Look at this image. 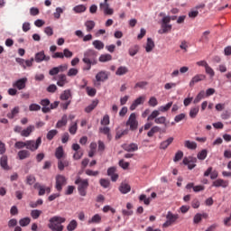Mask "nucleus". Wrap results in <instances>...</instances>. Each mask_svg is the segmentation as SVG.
I'll return each instance as SVG.
<instances>
[{"label":"nucleus","mask_w":231,"mask_h":231,"mask_svg":"<svg viewBox=\"0 0 231 231\" xmlns=\"http://www.w3.org/2000/svg\"><path fill=\"white\" fill-rule=\"evenodd\" d=\"M97 53L93 49H88L84 52V56L82 61L85 66L83 67L84 71H89L91 69V66H97L98 64V60H97Z\"/></svg>","instance_id":"nucleus-1"},{"label":"nucleus","mask_w":231,"mask_h":231,"mask_svg":"<svg viewBox=\"0 0 231 231\" xmlns=\"http://www.w3.org/2000/svg\"><path fill=\"white\" fill-rule=\"evenodd\" d=\"M62 223H66V218L54 216L50 218L48 226L51 231H63L64 226H62Z\"/></svg>","instance_id":"nucleus-2"},{"label":"nucleus","mask_w":231,"mask_h":231,"mask_svg":"<svg viewBox=\"0 0 231 231\" xmlns=\"http://www.w3.org/2000/svg\"><path fill=\"white\" fill-rule=\"evenodd\" d=\"M75 184L78 185V191L81 196H86L88 194V187H89V180L88 179H81L79 177L75 180Z\"/></svg>","instance_id":"nucleus-3"},{"label":"nucleus","mask_w":231,"mask_h":231,"mask_svg":"<svg viewBox=\"0 0 231 231\" xmlns=\"http://www.w3.org/2000/svg\"><path fill=\"white\" fill-rule=\"evenodd\" d=\"M166 219V222L162 225L163 228H169V226H172V225H174V223L180 219V215L168 211Z\"/></svg>","instance_id":"nucleus-4"},{"label":"nucleus","mask_w":231,"mask_h":231,"mask_svg":"<svg viewBox=\"0 0 231 231\" xmlns=\"http://www.w3.org/2000/svg\"><path fill=\"white\" fill-rule=\"evenodd\" d=\"M41 143H42V137H38L35 140L26 141V149L32 151V152H35L39 147H41Z\"/></svg>","instance_id":"nucleus-5"},{"label":"nucleus","mask_w":231,"mask_h":231,"mask_svg":"<svg viewBox=\"0 0 231 231\" xmlns=\"http://www.w3.org/2000/svg\"><path fill=\"white\" fill-rule=\"evenodd\" d=\"M55 189L58 192H62V187H65L68 183V180L63 175H57L56 178Z\"/></svg>","instance_id":"nucleus-6"},{"label":"nucleus","mask_w":231,"mask_h":231,"mask_svg":"<svg viewBox=\"0 0 231 231\" xmlns=\"http://www.w3.org/2000/svg\"><path fill=\"white\" fill-rule=\"evenodd\" d=\"M126 125L130 126V131H136L138 129V120L136 119V114L132 113L126 121Z\"/></svg>","instance_id":"nucleus-7"},{"label":"nucleus","mask_w":231,"mask_h":231,"mask_svg":"<svg viewBox=\"0 0 231 231\" xmlns=\"http://www.w3.org/2000/svg\"><path fill=\"white\" fill-rule=\"evenodd\" d=\"M182 162L184 165H188L189 171H192L196 167V163H198V159L192 156L184 157Z\"/></svg>","instance_id":"nucleus-8"},{"label":"nucleus","mask_w":231,"mask_h":231,"mask_svg":"<svg viewBox=\"0 0 231 231\" xmlns=\"http://www.w3.org/2000/svg\"><path fill=\"white\" fill-rule=\"evenodd\" d=\"M50 56H46V54L44 53V51H40V52H37L36 54H35V57H34V60H35V62H37V63H41V62H42L43 60L45 61V62H48V61H50Z\"/></svg>","instance_id":"nucleus-9"},{"label":"nucleus","mask_w":231,"mask_h":231,"mask_svg":"<svg viewBox=\"0 0 231 231\" xmlns=\"http://www.w3.org/2000/svg\"><path fill=\"white\" fill-rule=\"evenodd\" d=\"M205 79H207V76H205V74L195 75L189 81V88H194V86L198 84V82H201L205 80Z\"/></svg>","instance_id":"nucleus-10"},{"label":"nucleus","mask_w":231,"mask_h":231,"mask_svg":"<svg viewBox=\"0 0 231 231\" xmlns=\"http://www.w3.org/2000/svg\"><path fill=\"white\" fill-rule=\"evenodd\" d=\"M26 82H28V79H20L13 84V88H16L19 90L24 89L26 88Z\"/></svg>","instance_id":"nucleus-11"},{"label":"nucleus","mask_w":231,"mask_h":231,"mask_svg":"<svg viewBox=\"0 0 231 231\" xmlns=\"http://www.w3.org/2000/svg\"><path fill=\"white\" fill-rule=\"evenodd\" d=\"M109 79V74L107 71L101 70L96 75V79L97 82H106Z\"/></svg>","instance_id":"nucleus-12"},{"label":"nucleus","mask_w":231,"mask_h":231,"mask_svg":"<svg viewBox=\"0 0 231 231\" xmlns=\"http://www.w3.org/2000/svg\"><path fill=\"white\" fill-rule=\"evenodd\" d=\"M143 102H145V97L141 96L139 97H137L133 104L130 106V111H134V109H136L137 106H142V104H143Z\"/></svg>","instance_id":"nucleus-13"},{"label":"nucleus","mask_w":231,"mask_h":231,"mask_svg":"<svg viewBox=\"0 0 231 231\" xmlns=\"http://www.w3.org/2000/svg\"><path fill=\"white\" fill-rule=\"evenodd\" d=\"M212 187H222L223 189H226V187H228V180L217 179L213 181Z\"/></svg>","instance_id":"nucleus-14"},{"label":"nucleus","mask_w":231,"mask_h":231,"mask_svg":"<svg viewBox=\"0 0 231 231\" xmlns=\"http://www.w3.org/2000/svg\"><path fill=\"white\" fill-rule=\"evenodd\" d=\"M100 9L103 10L105 15H113L114 10L109 7L108 3L100 4Z\"/></svg>","instance_id":"nucleus-15"},{"label":"nucleus","mask_w":231,"mask_h":231,"mask_svg":"<svg viewBox=\"0 0 231 231\" xmlns=\"http://www.w3.org/2000/svg\"><path fill=\"white\" fill-rule=\"evenodd\" d=\"M66 84H68V78L65 76V74H59L57 86H59L60 88H64Z\"/></svg>","instance_id":"nucleus-16"},{"label":"nucleus","mask_w":231,"mask_h":231,"mask_svg":"<svg viewBox=\"0 0 231 231\" xmlns=\"http://www.w3.org/2000/svg\"><path fill=\"white\" fill-rule=\"evenodd\" d=\"M34 131H35V126L33 125H30L25 129L22 130L21 136H23L24 138H28V136H30V134H32V133H33Z\"/></svg>","instance_id":"nucleus-17"},{"label":"nucleus","mask_w":231,"mask_h":231,"mask_svg":"<svg viewBox=\"0 0 231 231\" xmlns=\"http://www.w3.org/2000/svg\"><path fill=\"white\" fill-rule=\"evenodd\" d=\"M0 165L4 171H10V166H8V156L3 155L0 158Z\"/></svg>","instance_id":"nucleus-18"},{"label":"nucleus","mask_w":231,"mask_h":231,"mask_svg":"<svg viewBox=\"0 0 231 231\" xmlns=\"http://www.w3.org/2000/svg\"><path fill=\"white\" fill-rule=\"evenodd\" d=\"M102 223V217L98 214L94 215L90 219H88V225H98Z\"/></svg>","instance_id":"nucleus-19"},{"label":"nucleus","mask_w":231,"mask_h":231,"mask_svg":"<svg viewBox=\"0 0 231 231\" xmlns=\"http://www.w3.org/2000/svg\"><path fill=\"white\" fill-rule=\"evenodd\" d=\"M123 149L126 151V152H134V151H138V144L132 143L130 144L123 145Z\"/></svg>","instance_id":"nucleus-20"},{"label":"nucleus","mask_w":231,"mask_h":231,"mask_svg":"<svg viewBox=\"0 0 231 231\" xmlns=\"http://www.w3.org/2000/svg\"><path fill=\"white\" fill-rule=\"evenodd\" d=\"M116 172V168L115 167H110L107 170V176L111 177L112 181H116L118 180V174Z\"/></svg>","instance_id":"nucleus-21"},{"label":"nucleus","mask_w":231,"mask_h":231,"mask_svg":"<svg viewBox=\"0 0 231 231\" xmlns=\"http://www.w3.org/2000/svg\"><path fill=\"white\" fill-rule=\"evenodd\" d=\"M184 147H186V149H189L190 151H196V149H198V143L196 142L186 140L184 142Z\"/></svg>","instance_id":"nucleus-22"},{"label":"nucleus","mask_w":231,"mask_h":231,"mask_svg":"<svg viewBox=\"0 0 231 231\" xmlns=\"http://www.w3.org/2000/svg\"><path fill=\"white\" fill-rule=\"evenodd\" d=\"M41 106H42V113H50V99H42L41 101Z\"/></svg>","instance_id":"nucleus-23"},{"label":"nucleus","mask_w":231,"mask_h":231,"mask_svg":"<svg viewBox=\"0 0 231 231\" xmlns=\"http://www.w3.org/2000/svg\"><path fill=\"white\" fill-rule=\"evenodd\" d=\"M65 125H68V116L63 115L61 119L57 122L56 128L60 129V127H65Z\"/></svg>","instance_id":"nucleus-24"},{"label":"nucleus","mask_w":231,"mask_h":231,"mask_svg":"<svg viewBox=\"0 0 231 231\" xmlns=\"http://www.w3.org/2000/svg\"><path fill=\"white\" fill-rule=\"evenodd\" d=\"M172 30V25L169 23H162V29L159 30L158 33L162 35L163 33H168Z\"/></svg>","instance_id":"nucleus-25"},{"label":"nucleus","mask_w":231,"mask_h":231,"mask_svg":"<svg viewBox=\"0 0 231 231\" xmlns=\"http://www.w3.org/2000/svg\"><path fill=\"white\" fill-rule=\"evenodd\" d=\"M152 50H154V42L152 41V39L148 38L147 39V43L145 46V51L147 53H151V51H152Z\"/></svg>","instance_id":"nucleus-26"},{"label":"nucleus","mask_w":231,"mask_h":231,"mask_svg":"<svg viewBox=\"0 0 231 231\" xmlns=\"http://www.w3.org/2000/svg\"><path fill=\"white\" fill-rule=\"evenodd\" d=\"M127 73H129V69L125 66L119 67L116 71V75L118 77H122V75H127Z\"/></svg>","instance_id":"nucleus-27"},{"label":"nucleus","mask_w":231,"mask_h":231,"mask_svg":"<svg viewBox=\"0 0 231 231\" xmlns=\"http://www.w3.org/2000/svg\"><path fill=\"white\" fill-rule=\"evenodd\" d=\"M17 156L19 160H26V158H30V151L21 150L20 152H18Z\"/></svg>","instance_id":"nucleus-28"},{"label":"nucleus","mask_w":231,"mask_h":231,"mask_svg":"<svg viewBox=\"0 0 231 231\" xmlns=\"http://www.w3.org/2000/svg\"><path fill=\"white\" fill-rule=\"evenodd\" d=\"M119 190L121 194H127L128 192H131V186L127 183H122L119 187Z\"/></svg>","instance_id":"nucleus-29"},{"label":"nucleus","mask_w":231,"mask_h":231,"mask_svg":"<svg viewBox=\"0 0 231 231\" xmlns=\"http://www.w3.org/2000/svg\"><path fill=\"white\" fill-rule=\"evenodd\" d=\"M172 142H174L173 137L168 138L166 141H163L161 143L160 149H162L163 151H165V149H167V147H169V145H171V143H172Z\"/></svg>","instance_id":"nucleus-30"},{"label":"nucleus","mask_w":231,"mask_h":231,"mask_svg":"<svg viewBox=\"0 0 231 231\" xmlns=\"http://www.w3.org/2000/svg\"><path fill=\"white\" fill-rule=\"evenodd\" d=\"M79 226V222L77 220L72 219L67 226L68 231H75L77 230V227Z\"/></svg>","instance_id":"nucleus-31"},{"label":"nucleus","mask_w":231,"mask_h":231,"mask_svg":"<svg viewBox=\"0 0 231 231\" xmlns=\"http://www.w3.org/2000/svg\"><path fill=\"white\" fill-rule=\"evenodd\" d=\"M138 51H140V46H138V45H133L128 50V53H129L130 57H134V55H136V53H138Z\"/></svg>","instance_id":"nucleus-32"},{"label":"nucleus","mask_w":231,"mask_h":231,"mask_svg":"<svg viewBox=\"0 0 231 231\" xmlns=\"http://www.w3.org/2000/svg\"><path fill=\"white\" fill-rule=\"evenodd\" d=\"M99 133H102V134H106L107 136L108 140H111V129L107 126L100 127Z\"/></svg>","instance_id":"nucleus-33"},{"label":"nucleus","mask_w":231,"mask_h":231,"mask_svg":"<svg viewBox=\"0 0 231 231\" xmlns=\"http://www.w3.org/2000/svg\"><path fill=\"white\" fill-rule=\"evenodd\" d=\"M34 189H37L39 190V196H44L46 194V187L41 185L40 183H35Z\"/></svg>","instance_id":"nucleus-34"},{"label":"nucleus","mask_w":231,"mask_h":231,"mask_svg":"<svg viewBox=\"0 0 231 231\" xmlns=\"http://www.w3.org/2000/svg\"><path fill=\"white\" fill-rule=\"evenodd\" d=\"M55 156L58 160H62V158H64V148H62V146H59L56 149Z\"/></svg>","instance_id":"nucleus-35"},{"label":"nucleus","mask_w":231,"mask_h":231,"mask_svg":"<svg viewBox=\"0 0 231 231\" xmlns=\"http://www.w3.org/2000/svg\"><path fill=\"white\" fill-rule=\"evenodd\" d=\"M92 46H94L96 50L100 51V50H104L105 44L102 41L96 40L92 42Z\"/></svg>","instance_id":"nucleus-36"},{"label":"nucleus","mask_w":231,"mask_h":231,"mask_svg":"<svg viewBox=\"0 0 231 231\" xmlns=\"http://www.w3.org/2000/svg\"><path fill=\"white\" fill-rule=\"evenodd\" d=\"M160 131H162V129L159 126H153L147 133V136H149V138H152L154 134H156V133H160Z\"/></svg>","instance_id":"nucleus-37"},{"label":"nucleus","mask_w":231,"mask_h":231,"mask_svg":"<svg viewBox=\"0 0 231 231\" xmlns=\"http://www.w3.org/2000/svg\"><path fill=\"white\" fill-rule=\"evenodd\" d=\"M78 129H79V125L77 121L73 122L70 124V126L69 128V133H70V134H77Z\"/></svg>","instance_id":"nucleus-38"},{"label":"nucleus","mask_w":231,"mask_h":231,"mask_svg":"<svg viewBox=\"0 0 231 231\" xmlns=\"http://www.w3.org/2000/svg\"><path fill=\"white\" fill-rule=\"evenodd\" d=\"M98 106V100H94L92 103L85 108L86 113H91L95 107Z\"/></svg>","instance_id":"nucleus-39"},{"label":"nucleus","mask_w":231,"mask_h":231,"mask_svg":"<svg viewBox=\"0 0 231 231\" xmlns=\"http://www.w3.org/2000/svg\"><path fill=\"white\" fill-rule=\"evenodd\" d=\"M208 155V151H207L206 149L200 151L198 152L197 154V158L198 160H206L207 156Z\"/></svg>","instance_id":"nucleus-40"},{"label":"nucleus","mask_w":231,"mask_h":231,"mask_svg":"<svg viewBox=\"0 0 231 231\" xmlns=\"http://www.w3.org/2000/svg\"><path fill=\"white\" fill-rule=\"evenodd\" d=\"M113 60V56L111 54H102L99 57V62H109V60Z\"/></svg>","instance_id":"nucleus-41"},{"label":"nucleus","mask_w":231,"mask_h":231,"mask_svg":"<svg viewBox=\"0 0 231 231\" xmlns=\"http://www.w3.org/2000/svg\"><path fill=\"white\" fill-rule=\"evenodd\" d=\"M57 134H59V131L51 130L47 133L46 138L47 140L51 141L53 138H55V136H57Z\"/></svg>","instance_id":"nucleus-42"},{"label":"nucleus","mask_w":231,"mask_h":231,"mask_svg":"<svg viewBox=\"0 0 231 231\" xmlns=\"http://www.w3.org/2000/svg\"><path fill=\"white\" fill-rule=\"evenodd\" d=\"M41 214H42V211L39 209H32L31 211V217L32 219H39V217H41Z\"/></svg>","instance_id":"nucleus-43"},{"label":"nucleus","mask_w":231,"mask_h":231,"mask_svg":"<svg viewBox=\"0 0 231 231\" xmlns=\"http://www.w3.org/2000/svg\"><path fill=\"white\" fill-rule=\"evenodd\" d=\"M19 115V106H15L11 113L7 114V118H10L11 120L15 118V116Z\"/></svg>","instance_id":"nucleus-44"},{"label":"nucleus","mask_w":231,"mask_h":231,"mask_svg":"<svg viewBox=\"0 0 231 231\" xmlns=\"http://www.w3.org/2000/svg\"><path fill=\"white\" fill-rule=\"evenodd\" d=\"M69 165V162L68 161H61V159H59L58 161V169L60 171H63L64 167H68Z\"/></svg>","instance_id":"nucleus-45"},{"label":"nucleus","mask_w":231,"mask_h":231,"mask_svg":"<svg viewBox=\"0 0 231 231\" xmlns=\"http://www.w3.org/2000/svg\"><path fill=\"white\" fill-rule=\"evenodd\" d=\"M198 113H199V106L192 107L189 110V116L191 118H196V116H198Z\"/></svg>","instance_id":"nucleus-46"},{"label":"nucleus","mask_w":231,"mask_h":231,"mask_svg":"<svg viewBox=\"0 0 231 231\" xmlns=\"http://www.w3.org/2000/svg\"><path fill=\"white\" fill-rule=\"evenodd\" d=\"M85 26L87 28V32H91L93 30V28H95V26H96L95 21H91V20L87 21L85 23Z\"/></svg>","instance_id":"nucleus-47"},{"label":"nucleus","mask_w":231,"mask_h":231,"mask_svg":"<svg viewBox=\"0 0 231 231\" xmlns=\"http://www.w3.org/2000/svg\"><path fill=\"white\" fill-rule=\"evenodd\" d=\"M71 98V91L70 90H65L60 95V100H69Z\"/></svg>","instance_id":"nucleus-48"},{"label":"nucleus","mask_w":231,"mask_h":231,"mask_svg":"<svg viewBox=\"0 0 231 231\" xmlns=\"http://www.w3.org/2000/svg\"><path fill=\"white\" fill-rule=\"evenodd\" d=\"M202 98H205V92L203 90L197 95V97L193 100V104H199Z\"/></svg>","instance_id":"nucleus-49"},{"label":"nucleus","mask_w":231,"mask_h":231,"mask_svg":"<svg viewBox=\"0 0 231 231\" xmlns=\"http://www.w3.org/2000/svg\"><path fill=\"white\" fill-rule=\"evenodd\" d=\"M171 107H172V102H169L165 106H161L159 107V111H161V113H167V111H169V109H171Z\"/></svg>","instance_id":"nucleus-50"},{"label":"nucleus","mask_w":231,"mask_h":231,"mask_svg":"<svg viewBox=\"0 0 231 231\" xmlns=\"http://www.w3.org/2000/svg\"><path fill=\"white\" fill-rule=\"evenodd\" d=\"M85 10H86V5H76L73 8V11L75 12V14H82L84 13Z\"/></svg>","instance_id":"nucleus-51"},{"label":"nucleus","mask_w":231,"mask_h":231,"mask_svg":"<svg viewBox=\"0 0 231 231\" xmlns=\"http://www.w3.org/2000/svg\"><path fill=\"white\" fill-rule=\"evenodd\" d=\"M32 219L30 217H23L22 219H20L19 221V225L20 226H28V225H30Z\"/></svg>","instance_id":"nucleus-52"},{"label":"nucleus","mask_w":231,"mask_h":231,"mask_svg":"<svg viewBox=\"0 0 231 231\" xmlns=\"http://www.w3.org/2000/svg\"><path fill=\"white\" fill-rule=\"evenodd\" d=\"M160 116V111L159 110H153L152 114L148 116L147 120H156V117Z\"/></svg>","instance_id":"nucleus-53"},{"label":"nucleus","mask_w":231,"mask_h":231,"mask_svg":"<svg viewBox=\"0 0 231 231\" xmlns=\"http://www.w3.org/2000/svg\"><path fill=\"white\" fill-rule=\"evenodd\" d=\"M148 104L151 107H156L158 106V99L155 97H150Z\"/></svg>","instance_id":"nucleus-54"},{"label":"nucleus","mask_w":231,"mask_h":231,"mask_svg":"<svg viewBox=\"0 0 231 231\" xmlns=\"http://www.w3.org/2000/svg\"><path fill=\"white\" fill-rule=\"evenodd\" d=\"M64 14V9L61 7H57L55 13L53 14L55 19H60V14Z\"/></svg>","instance_id":"nucleus-55"},{"label":"nucleus","mask_w":231,"mask_h":231,"mask_svg":"<svg viewBox=\"0 0 231 231\" xmlns=\"http://www.w3.org/2000/svg\"><path fill=\"white\" fill-rule=\"evenodd\" d=\"M210 35V31H206L203 32L200 42H208V36Z\"/></svg>","instance_id":"nucleus-56"},{"label":"nucleus","mask_w":231,"mask_h":231,"mask_svg":"<svg viewBox=\"0 0 231 231\" xmlns=\"http://www.w3.org/2000/svg\"><path fill=\"white\" fill-rule=\"evenodd\" d=\"M86 91H87V94L88 95V97H95L97 95V89H95L93 88L87 87Z\"/></svg>","instance_id":"nucleus-57"},{"label":"nucleus","mask_w":231,"mask_h":231,"mask_svg":"<svg viewBox=\"0 0 231 231\" xmlns=\"http://www.w3.org/2000/svg\"><path fill=\"white\" fill-rule=\"evenodd\" d=\"M139 200L140 201H143L144 205H151V199H147V196L146 195H140L139 197Z\"/></svg>","instance_id":"nucleus-58"},{"label":"nucleus","mask_w":231,"mask_h":231,"mask_svg":"<svg viewBox=\"0 0 231 231\" xmlns=\"http://www.w3.org/2000/svg\"><path fill=\"white\" fill-rule=\"evenodd\" d=\"M14 147L15 149H24V147L26 148V141L23 142V141H18L14 143Z\"/></svg>","instance_id":"nucleus-59"},{"label":"nucleus","mask_w":231,"mask_h":231,"mask_svg":"<svg viewBox=\"0 0 231 231\" xmlns=\"http://www.w3.org/2000/svg\"><path fill=\"white\" fill-rule=\"evenodd\" d=\"M205 71H206L207 75H209V77H211V79L216 75L214 69L209 67L208 65L205 69Z\"/></svg>","instance_id":"nucleus-60"},{"label":"nucleus","mask_w":231,"mask_h":231,"mask_svg":"<svg viewBox=\"0 0 231 231\" xmlns=\"http://www.w3.org/2000/svg\"><path fill=\"white\" fill-rule=\"evenodd\" d=\"M187 117V115L185 114H180V115H177L175 117H174V122H176V124H179V122H181V120H185V118Z\"/></svg>","instance_id":"nucleus-61"},{"label":"nucleus","mask_w":231,"mask_h":231,"mask_svg":"<svg viewBox=\"0 0 231 231\" xmlns=\"http://www.w3.org/2000/svg\"><path fill=\"white\" fill-rule=\"evenodd\" d=\"M36 180H35V176L33 175H29L26 178V183L27 185H33V183H35Z\"/></svg>","instance_id":"nucleus-62"},{"label":"nucleus","mask_w":231,"mask_h":231,"mask_svg":"<svg viewBox=\"0 0 231 231\" xmlns=\"http://www.w3.org/2000/svg\"><path fill=\"white\" fill-rule=\"evenodd\" d=\"M181 158H183V152L181 151H178L175 154V157L173 159V162H180V160H181Z\"/></svg>","instance_id":"nucleus-63"},{"label":"nucleus","mask_w":231,"mask_h":231,"mask_svg":"<svg viewBox=\"0 0 231 231\" xmlns=\"http://www.w3.org/2000/svg\"><path fill=\"white\" fill-rule=\"evenodd\" d=\"M29 111H41V106L38 104H31L29 106Z\"/></svg>","instance_id":"nucleus-64"}]
</instances>
